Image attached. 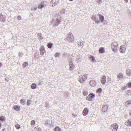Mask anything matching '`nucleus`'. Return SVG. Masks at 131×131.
<instances>
[{
    "label": "nucleus",
    "instance_id": "1",
    "mask_svg": "<svg viewBox=\"0 0 131 131\" xmlns=\"http://www.w3.org/2000/svg\"><path fill=\"white\" fill-rule=\"evenodd\" d=\"M60 15L57 17L56 19H53L51 22L53 24V26L54 27H57L60 24L61 21V19Z\"/></svg>",
    "mask_w": 131,
    "mask_h": 131
},
{
    "label": "nucleus",
    "instance_id": "2",
    "mask_svg": "<svg viewBox=\"0 0 131 131\" xmlns=\"http://www.w3.org/2000/svg\"><path fill=\"white\" fill-rule=\"evenodd\" d=\"M118 43L116 42H112L111 45V47L112 50L114 52L117 51V47L118 46Z\"/></svg>",
    "mask_w": 131,
    "mask_h": 131
},
{
    "label": "nucleus",
    "instance_id": "3",
    "mask_svg": "<svg viewBox=\"0 0 131 131\" xmlns=\"http://www.w3.org/2000/svg\"><path fill=\"white\" fill-rule=\"evenodd\" d=\"M87 76L86 75L80 76L79 77V81L80 82L82 83L87 79Z\"/></svg>",
    "mask_w": 131,
    "mask_h": 131
},
{
    "label": "nucleus",
    "instance_id": "4",
    "mask_svg": "<svg viewBox=\"0 0 131 131\" xmlns=\"http://www.w3.org/2000/svg\"><path fill=\"white\" fill-rule=\"evenodd\" d=\"M95 96V95L93 93H91L86 97V99L88 100L91 101L94 98Z\"/></svg>",
    "mask_w": 131,
    "mask_h": 131
},
{
    "label": "nucleus",
    "instance_id": "5",
    "mask_svg": "<svg viewBox=\"0 0 131 131\" xmlns=\"http://www.w3.org/2000/svg\"><path fill=\"white\" fill-rule=\"evenodd\" d=\"M97 16L96 15H93L91 18L93 20H94L96 23L99 24L100 23V21Z\"/></svg>",
    "mask_w": 131,
    "mask_h": 131
},
{
    "label": "nucleus",
    "instance_id": "6",
    "mask_svg": "<svg viewBox=\"0 0 131 131\" xmlns=\"http://www.w3.org/2000/svg\"><path fill=\"white\" fill-rule=\"evenodd\" d=\"M111 129L113 131H116L118 129V125L116 123L113 124L111 126Z\"/></svg>",
    "mask_w": 131,
    "mask_h": 131
},
{
    "label": "nucleus",
    "instance_id": "7",
    "mask_svg": "<svg viewBox=\"0 0 131 131\" xmlns=\"http://www.w3.org/2000/svg\"><path fill=\"white\" fill-rule=\"evenodd\" d=\"M59 1V0H51L50 4H52V6L54 7L58 4Z\"/></svg>",
    "mask_w": 131,
    "mask_h": 131
},
{
    "label": "nucleus",
    "instance_id": "8",
    "mask_svg": "<svg viewBox=\"0 0 131 131\" xmlns=\"http://www.w3.org/2000/svg\"><path fill=\"white\" fill-rule=\"evenodd\" d=\"M125 46L124 45L121 46L120 47V52L122 53H124L126 50Z\"/></svg>",
    "mask_w": 131,
    "mask_h": 131
},
{
    "label": "nucleus",
    "instance_id": "9",
    "mask_svg": "<svg viewBox=\"0 0 131 131\" xmlns=\"http://www.w3.org/2000/svg\"><path fill=\"white\" fill-rule=\"evenodd\" d=\"M40 54L41 55H43L44 54L46 53V51L43 46H42L40 49Z\"/></svg>",
    "mask_w": 131,
    "mask_h": 131
},
{
    "label": "nucleus",
    "instance_id": "10",
    "mask_svg": "<svg viewBox=\"0 0 131 131\" xmlns=\"http://www.w3.org/2000/svg\"><path fill=\"white\" fill-rule=\"evenodd\" d=\"M97 16H99V20L100 23V22H103L104 19V16L103 15L99 14H98L97 15Z\"/></svg>",
    "mask_w": 131,
    "mask_h": 131
},
{
    "label": "nucleus",
    "instance_id": "11",
    "mask_svg": "<svg viewBox=\"0 0 131 131\" xmlns=\"http://www.w3.org/2000/svg\"><path fill=\"white\" fill-rule=\"evenodd\" d=\"M73 36L71 32H69L68 36L67 39L68 40H70L71 41H73L72 40L73 39Z\"/></svg>",
    "mask_w": 131,
    "mask_h": 131
},
{
    "label": "nucleus",
    "instance_id": "12",
    "mask_svg": "<svg viewBox=\"0 0 131 131\" xmlns=\"http://www.w3.org/2000/svg\"><path fill=\"white\" fill-rule=\"evenodd\" d=\"M106 81V77L104 75L102 76L101 79V82L103 85H105Z\"/></svg>",
    "mask_w": 131,
    "mask_h": 131
},
{
    "label": "nucleus",
    "instance_id": "13",
    "mask_svg": "<svg viewBox=\"0 0 131 131\" xmlns=\"http://www.w3.org/2000/svg\"><path fill=\"white\" fill-rule=\"evenodd\" d=\"M89 112V110L87 108H84L83 112V115L85 116L87 115Z\"/></svg>",
    "mask_w": 131,
    "mask_h": 131
},
{
    "label": "nucleus",
    "instance_id": "14",
    "mask_svg": "<svg viewBox=\"0 0 131 131\" xmlns=\"http://www.w3.org/2000/svg\"><path fill=\"white\" fill-rule=\"evenodd\" d=\"M13 108L16 111H19L20 110V107L17 105L14 106Z\"/></svg>",
    "mask_w": 131,
    "mask_h": 131
},
{
    "label": "nucleus",
    "instance_id": "15",
    "mask_svg": "<svg viewBox=\"0 0 131 131\" xmlns=\"http://www.w3.org/2000/svg\"><path fill=\"white\" fill-rule=\"evenodd\" d=\"M0 20L3 22L5 21V16L3 15L1 13H0Z\"/></svg>",
    "mask_w": 131,
    "mask_h": 131
},
{
    "label": "nucleus",
    "instance_id": "16",
    "mask_svg": "<svg viewBox=\"0 0 131 131\" xmlns=\"http://www.w3.org/2000/svg\"><path fill=\"white\" fill-rule=\"evenodd\" d=\"M108 109L107 106L106 105H104L102 107V111L103 112H105L107 111Z\"/></svg>",
    "mask_w": 131,
    "mask_h": 131
},
{
    "label": "nucleus",
    "instance_id": "17",
    "mask_svg": "<svg viewBox=\"0 0 131 131\" xmlns=\"http://www.w3.org/2000/svg\"><path fill=\"white\" fill-rule=\"evenodd\" d=\"M69 65L70 66V70L72 71L73 69V64L72 61H71L69 62Z\"/></svg>",
    "mask_w": 131,
    "mask_h": 131
},
{
    "label": "nucleus",
    "instance_id": "18",
    "mask_svg": "<svg viewBox=\"0 0 131 131\" xmlns=\"http://www.w3.org/2000/svg\"><path fill=\"white\" fill-rule=\"evenodd\" d=\"M125 124L129 126H131V119L127 120L125 122Z\"/></svg>",
    "mask_w": 131,
    "mask_h": 131
},
{
    "label": "nucleus",
    "instance_id": "19",
    "mask_svg": "<svg viewBox=\"0 0 131 131\" xmlns=\"http://www.w3.org/2000/svg\"><path fill=\"white\" fill-rule=\"evenodd\" d=\"M90 85L92 86H94L96 84L95 81L93 80H91L90 82Z\"/></svg>",
    "mask_w": 131,
    "mask_h": 131
},
{
    "label": "nucleus",
    "instance_id": "20",
    "mask_svg": "<svg viewBox=\"0 0 131 131\" xmlns=\"http://www.w3.org/2000/svg\"><path fill=\"white\" fill-rule=\"evenodd\" d=\"M84 44V42L83 41L79 42L78 43V46L79 47H80L81 48L83 47Z\"/></svg>",
    "mask_w": 131,
    "mask_h": 131
},
{
    "label": "nucleus",
    "instance_id": "21",
    "mask_svg": "<svg viewBox=\"0 0 131 131\" xmlns=\"http://www.w3.org/2000/svg\"><path fill=\"white\" fill-rule=\"evenodd\" d=\"M82 59L81 56L80 55H79L77 56L76 61L78 62L80 61Z\"/></svg>",
    "mask_w": 131,
    "mask_h": 131
},
{
    "label": "nucleus",
    "instance_id": "22",
    "mask_svg": "<svg viewBox=\"0 0 131 131\" xmlns=\"http://www.w3.org/2000/svg\"><path fill=\"white\" fill-rule=\"evenodd\" d=\"M89 58L92 62H94L95 61V57L92 55L90 56Z\"/></svg>",
    "mask_w": 131,
    "mask_h": 131
},
{
    "label": "nucleus",
    "instance_id": "23",
    "mask_svg": "<svg viewBox=\"0 0 131 131\" xmlns=\"http://www.w3.org/2000/svg\"><path fill=\"white\" fill-rule=\"evenodd\" d=\"M99 52L100 53H104L105 52V49L103 47L99 49Z\"/></svg>",
    "mask_w": 131,
    "mask_h": 131
},
{
    "label": "nucleus",
    "instance_id": "24",
    "mask_svg": "<svg viewBox=\"0 0 131 131\" xmlns=\"http://www.w3.org/2000/svg\"><path fill=\"white\" fill-rule=\"evenodd\" d=\"M6 119L5 117L3 116H0V121L3 122Z\"/></svg>",
    "mask_w": 131,
    "mask_h": 131
},
{
    "label": "nucleus",
    "instance_id": "25",
    "mask_svg": "<svg viewBox=\"0 0 131 131\" xmlns=\"http://www.w3.org/2000/svg\"><path fill=\"white\" fill-rule=\"evenodd\" d=\"M131 104V101H128L126 102L125 103V105L126 106H129Z\"/></svg>",
    "mask_w": 131,
    "mask_h": 131
},
{
    "label": "nucleus",
    "instance_id": "26",
    "mask_svg": "<svg viewBox=\"0 0 131 131\" xmlns=\"http://www.w3.org/2000/svg\"><path fill=\"white\" fill-rule=\"evenodd\" d=\"M44 7V5L42 3H40L39 4L38 6V8L39 9H41Z\"/></svg>",
    "mask_w": 131,
    "mask_h": 131
},
{
    "label": "nucleus",
    "instance_id": "27",
    "mask_svg": "<svg viewBox=\"0 0 131 131\" xmlns=\"http://www.w3.org/2000/svg\"><path fill=\"white\" fill-rule=\"evenodd\" d=\"M37 85L35 83H32L31 85V88L32 89H35L36 88Z\"/></svg>",
    "mask_w": 131,
    "mask_h": 131
},
{
    "label": "nucleus",
    "instance_id": "28",
    "mask_svg": "<svg viewBox=\"0 0 131 131\" xmlns=\"http://www.w3.org/2000/svg\"><path fill=\"white\" fill-rule=\"evenodd\" d=\"M126 73L128 76H131V71L130 70H127L126 71Z\"/></svg>",
    "mask_w": 131,
    "mask_h": 131
},
{
    "label": "nucleus",
    "instance_id": "29",
    "mask_svg": "<svg viewBox=\"0 0 131 131\" xmlns=\"http://www.w3.org/2000/svg\"><path fill=\"white\" fill-rule=\"evenodd\" d=\"M83 95L84 96H86L88 94V92L87 91L85 90H83Z\"/></svg>",
    "mask_w": 131,
    "mask_h": 131
},
{
    "label": "nucleus",
    "instance_id": "30",
    "mask_svg": "<svg viewBox=\"0 0 131 131\" xmlns=\"http://www.w3.org/2000/svg\"><path fill=\"white\" fill-rule=\"evenodd\" d=\"M28 65V63L27 62H24L23 64V67L24 68H26Z\"/></svg>",
    "mask_w": 131,
    "mask_h": 131
},
{
    "label": "nucleus",
    "instance_id": "31",
    "mask_svg": "<svg viewBox=\"0 0 131 131\" xmlns=\"http://www.w3.org/2000/svg\"><path fill=\"white\" fill-rule=\"evenodd\" d=\"M118 78L120 79H123V76L122 74V73L119 74L118 76Z\"/></svg>",
    "mask_w": 131,
    "mask_h": 131
},
{
    "label": "nucleus",
    "instance_id": "32",
    "mask_svg": "<svg viewBox=\"0 0 131 131\" xmlns=\"http://www.w3.org/2000/svg\"><path fill=\"white\" fill-rule=\"evenodd\" d=\"M102 91V90L101 88H99L96 91V92L98 93H101Z\"/></svg>",
    "mask_w": 131,
    "mask_h": 131
},
{
    "label": "nucleus",
    "instance_id": "33",
    "mask_svg": "<svg viewBox=\"0 0 131 131\" xmlns=\"http://www.w3.org/2000/svg\"><path fill=\"white\" fill-rule=\"evenodd\" d=\"M55 131H61V129L58 127H56L54 128Z\"/></svg>",
    "mask_w": 131,
    "mask_h": 131
},
{
    "label": "nucleus",
    "instance_id": "34",
    "mask_svg": "<svg viewBox=\"0 0 131 131\" xmlns=\"http://www.w3.org/2000/svg\"><path fill=\"white\" fill-rule=\"evenodd\" d=\"M53 44L51 43H48V47L49 48H51L52 47Z\"/></svg>",
    "mask_w": 131,
    "mask_h": 131
},
{
    "label": "nucleus",
    "instance_id": "35",
    "mask_svg": "<svg viewBox=\"0 0 131 131\" xmlns=\"http://www.w3.org/2000/svg\"><path fill=\"white\" fill-rule=\"evenodd\" d=\"M21 102L24 105H25L26 104V101L24 99H22L20 100Z\"/></svg>",
    "mask_w": 131,
    "mask_h": 131
},
{
    "label": "nucleus",
    "instance_id": "36",
    "mask_svg": "<svg viewBox=\"0 0 131 131\" xmlns=\"http://www.w3.org/2000/svg\"><path fill=\"white\" fill-rule=\"evenodd\" d=\"M32 102V101L31 100H29L27 101V106H29Z\"/></svg>",
    "mask_w": 131,
    "mask_h": 131
},
{
    "label": "nucleus",
    "instance_id": "37",
    "mask_svg": "<svg viewBox=\"0 0 131 131\" xmlns=\"http://www.w3.org/2000/svg\"><path fill=\"white\" fill-rule=\"evenodd\" d=\"M60 53H57L55 54L54 56L56 57H59L60 55Z\"/></svg>",
    "mask_w": 131,
    "mask_h": 131
},
{
    "label": "nucleus",
    "instance_id": "38",
    "mask_svg": "<svg viewBox=\"0 0 131 131\" xmlns=\"http://www.w3.org/2000/svg\"><path fill=\"white\" fill-rule=\"evenodd\" d=\"M15 127L17 129H19L20 128V125L18 124H16L15 125Z\"/></svg>",
    "mask_w": 131,
    "mask_h": 131
},
{
    "label": "nucleus",
    "instance_id": "39",
    "mask_svg": "<svg viewBox=\"0 0 131 131\" xmlns=\"http://www.w3.org/2000/svg\"><path fill=\"white\" fill-rule=\"evenodd\" d=\"M39 38L40 39H42L43 37H42L41 34V33H39L38 34Z\"/></svg>",
    "mask_w": 131,
    "mask_h": 131
},
{
    "label": "nucleus",
    "instance_id": "40",
    "mask_svg": "<svg viewBox=\"0 0 131 131\" xmlns=\"http://www.w3.org/2000/svg\"><path fill=\"white\" fill-rule=\"evenodd\" d=\"M126 86L127 87L131 88V82H129L126 84Z\"/></svg>",
    "mask_w": 131,
    "mask_h": 131
},
{
    "label": "nucleus",
    "instance_id": "41",
    "mask_svg": "<svg viewBox=\"0 0 131 131\" xmlns=\"http://www.w3.org/2000/svg\"><path fill=\"white\" fill-rule=\"evenodd\" d=\"M49 105L48 103L47 102H46L45 103V106L47 108H48L49 107Z\"/></svg>",
    "mask_w": 131,
    "mask_h": 131
},
{
    "label": "nucleus",
    "instance_id": "42",
    "mask_svg": "<svg viewBox=\"0 0 131 131\" xmlns=\"http://www.w3.org/2000/svg\"><path fill=\"white\" fill-rule=\"evenodd\" d=\"M102 2V0H97V2L100 4H101Z\"/></svg>",
    "mask_w": 131,
    "mask_h": 131
},
{
    "label": "nucleus",
    "instance_id": "43",
    "mask_svg": "<svg viewBox=\"0 0 131 131\" xmlns=\"http://www.w3.org/2000/svg\"><path fill=\"white\" fill-rule=\"evenodd\" d=\"M19 56L20 57H22V56L23 55V54L22 52H20L19 53Z\"/></svg>",
    "mask_w": 131,
    "mask_h": 131
},
{
    "label": "nucleus",
    "instance_id": "44",
    "mask_svg": "<svg viewBox=\"0 0 131 131\" xmlns=\"http://www.w3.org/2000/svg\"><path fill=\"white\" fill-rule=\"evenodd\" d=\"M35 57L38 58L37 56V54L36 52L34 54Z\"/></svg>",
    "mask_w": 131,
    "mask_h": 131
},
{
    "label": "nucleus",
    "instance_id": "45",
    "mask_svg": "<svg viewBox=\"0 0 131 131\" xmlns=\"http://www.w3.org/2000/svg\"><path fill=\"white\" fill-rule=\"evenodd\" d=\"M49 124V122L48 120H46L45 122V124L46 125H47Z\"/></svg>",
    "mask_w": 131,
    "mask_h": 131
},
{
    "label": "nucleus",
    "instance_id": "46",
    "mask_svg": "<svg viewBox=\"0 0 131 131\" xmlns=\"http://www.w3.org/2000/svg\"><path fill=\"white\" fill-rule=\"evenodd\" d=\"M35 122L34 120H32L31 121V123L32 124H34L35 123Z\"/></svg>",
    "mask_w": 131,
    "mask_h": 131
},
{
    "label": "nucleus",
    "instance_id": "47",
    "mask_svg": "<svg viewBox=\"0 0 131 131\" xmlns=\"http://www.w3.org/2000/svg\"><path fill=\"white\" fill-rule=\"evenodd\" d=\"M17 18L18 20H20L21 19V17L20 16H18Z\"/></svg>",
    "mask_w": 131,
    "mask_h": 131
},
{
    "label": "nucleus",
    "instance_id": "48",
    "mask_svg": "<svg viewBox=\"0 0 131 131\" xmlns=\"http://www.w3.org/2000/svg\"><path fill=\"white\" fill-rule=\"evenodd\" d=\"M5 81H8L9 80V78H6L5 79Z\"/></svg>",
    "mask_w": 131,
    "mask_h": 131
},
{
    "label": "nucleus",
    "instance_id": "49",
    "mask_svg": "<svg viewBox=\"0 0 131 131\" xmlns=\"http://www.w3.org/2000/svg\"><path fill=\"white\" fill-rule=\"evenodd\" d=\"M35 131H42L40 129L38 128Z\"/></svg>",
    "mask_w": 131,
    "mask_h": 131
},
{
    "label": "nucleus",
    "instance_id": "50",
    "mask_svg": "<svg viewBox=\"0 0 131 131\" xmlns=\"http://www.w3.org/2000/svg\"><path fill=\"white\" fill-rule=\"evenodd\" d=\"M37 7H34L33 8V10H37Z\"/></svg>",
    "mask_w": 131,
    "mask_h": 131
},
{
    "label": "nucleus",
    "instance_id": "51",
    "mask_svg": "<svg viewBox=\"0 0 131 131\" xmlns=\"http://www.w3.org/2000/svg\"><path fill=\"white\" fill-rule=\"evenodd\" d=\"M129 114L131 116V110L129 112Z\"/></svg>",
    "mask_w": 131,
    "mask_h": 131
},
{
    "label": "nucleus",
    "instance_id": "52",
    "mask_svg": "<svg viewBox=\"0 0 131 131\" xmlns=\"http://www.w3.org/2000/svg\"><path fill=\"white\" fill-rule=\"evenodd\" d=\"M64 13H65L63 11H62V12H61V14H63Z\"/></svg>",
    "mask_w": 131,
    "mask_h": 131
},
{
    "label": "nucleus",
    "instance_id": "53",
    "mask_svg": "<svg viewBox=\"0 0 131 131\" xmlns=\"http://www.w3.org/2000/svg\"><path fill=\"white\" fill-rule=\"evenodd\" d=\"M2 64L1 62H0V67H1L2 66Z\"/></svg>",
    "mask_w": 131,
    "mask_h": 131
},
{
    "label": "nucleus",
    "instance_id": "54",
    "mask_svg": "<svg viewBox=\"0 0 131 131\" xmlns=\"http://www.w3.org/2000/svg\"><path fill=\"white\" fill-rule=\"evenodd\" d=\"M125 1L126 3L128 2V0H125Z\"/></svg>",
    "mask_w": 131,
    "mask_h": 131
},
{
    "label": "nucleus",
    "instance_id": "55",
    "mask_svg": "<svg viewBox=\"0 0 131 131\" xmlns=\"http://www.w3.org/2000/svg\"><path fill=\"white\" fill-rule=\"evenodd\" d=\"M69 0L70 1H72L73 0Z\"/></svg>",
    "mask_w": 131,
    "mask_h": 131
},
{
    "label": "nucleus",
    "instance_id": "56",
    "mask_svg": "<svg viewBox=\"0 0 131 131\" xmlns=\"http://www.w3.org/2000/svg\"><path fill=\"white\" fill-rule=\"evenodd\" d=\"M125 88H123V89L125 90Z\"/></svg>",
    "mask_w": 131,
    "mask_h": 131
},
{
    "label": "nucleus",
    "instance_id": "57",
    "mask_svg": "<svg viewBox=\"0 0 131 131\" xmlns=\"http://www.w3.org/2000/svg\"><path fill=\"white\" fill-rule=\"evenodd\" d=\"M74 118H75V116L74 115Z\"/></svg>",
    "mask_w": 131,
    "mask_h": 131
},
{
    "label": "nucleus",
    "instance_id": "58",
    "mask_svg": "<svg viewBox=\"0 0 131 131\" xmlns=\"http://www.w3.org/2000/svg\"><path fill=\"white\" fill-rule=\"evenodd\" d=\"M130 3H131V0H130Z\"/></svg>",
    "mask_w": 131,
    "mask_h": 131
}]
</instances>
